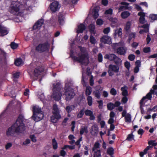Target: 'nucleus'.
<instances>
[{"mask_svg": "<svg viewBox=\"0 0 157 157\" xmlns=\"http://www.w3.org/2000/svg\"><path fill=\"white\" fill-rule=\"evenodd\" d=\"M24 117L22 114H19L15 123L6 131V135L9 136L14 135L15 133H21L25 130V127L23 121Z\"/></svg>", "mask_w": 157, "mask_h": 157, "instance_id": "f257e3e1", "label": "nucleus"}, {"mask_svg": "<svg viewBox=\"0 0 157 157\" xmlns=\"http://www.w3.org/2000/svg\"><path fill=\"white\" fill-rule=\"evenodd\" d=\"M53 98L56 101H59L62 95L60 91L62 87L61 83L60 82H57L56 84H53Z\"/></svg>", "mask_w": 157, "mask_h": 157, "instance_id": "f03ea898", "label": "nucleus"}, {"mask_svg": "<svg viewBox=\"0 0 157 157\" xmlns=\"http://www.w3.org/2000/svg\"><path fill=\"white\" fill-rule=\"evenodd\" d=\"M33 115L32 117L33 120L38 121L42 120L44 117V114L42 113L41 108L38 106H34L33 108Z\"/></svg>", "mask_w": 157, "mask_h": 157, "instance_id": "7ed1b4c3", "label": "nucleus"}, {"mask_svg": "<svg viewBox=\"0 0 157 157\" xmlns=\"http://www.w3.org/2000/svg\"><path fill=\"white\" fill-rule=\"evenodd\" d=\"M64 94L65 95V99L67 101L71 100L75 95L73 89L68 85H66L64 87Z\"/></svg>", "mask_w": 157, "mask_h": 157, "instance_id": "20e7f679", "label": "nucleus"}, {"mask_svg": "<svg viewBox=\"0 0 157 157\" xmlns=\"http://www.w3.org/2000/svg\"><path fill=\"white\" fill-rule=\"evenodd\" d=\"M122 61H120L119 63L114 64H110L109 66L108 72L110 76H112L114 75L113 72L118 73L119 72V67L122 65Z\"/></svg>", "mask_w": 157, "mask_h": 157, "instance_id": "39448f33", "label": "nucleus"}, {"mask_svg": "<svg viewBox=\"0 0 157 157\" xmlns=\"http://www.w3.org/2000/svg\"><path fill=\"white\" fill-rule=\"evenodd\" d=\"M50 44L48 41L40 43L35 48L36 51L39 53H42L48 52L49 49Z\"/></svg>", "mask_w": 157, "mask_h": 157, "instance_id": "423d86ee", "label": "nucleus"}, {"mask_svg": "<svg viewBox=\"0 0 157 157\" xmlns=\"http://www.w3.org/2000/svg\"><path fill=\"white\" fill-rule=\"evenodd\" d=\"M117 44L115 43L113 44L112 45L113 49L118 54L124 56L126 53L127 48L124 47H119L117 48Z\"/></svg>", "mask_w": 157, "mask_h": 157, "instance_id": "0eeeda50", "label": "nucleus"}, {"mask_svg": "<svg viewBox=\"0 0 157 157\" xmlns=\"http://www.w3.org/2000/svg\"><path fill=\"white\" fill-rule=\"evenodd\" d=\"M70 57L74 60L82 64H84V61L86 59L88 58V54L87 53L81 54L79 57H78L73 55V54H71L70 55Z\"/></svg>", "mask_w": 157, "mask_h": 157, "instance_id": "6e6552de", "label": "nucleus"}, {"mask_svg": "<svg viewBox=\"0 0 157 157\" xmlns=\"http://www.w3.org/2000/svg\"><path fill=\"white\" fill-rule=\"evenodd\" d=\"M104 58L110 61H113L115 64L118 63L119 62L122 61L120 58L113 53L106 54Z\"/></svg>", "mask_w": 157, "mask_h": 157, "instance_id": "1a4fd4ad", "label": "nucleus"}, {"mask_svg": "<svg viewBox=\"0 0 157 157\" xmlns=\"http://www.w3.org/2000/svg\"><path fill=\"white\" fill-rule=\"evenodd\" d=\"M19 5L11 4L9 8V11L13 15H18L20 13V7Z\"/></svg>", "mask_w": 157, "mask_h": 157, "instance_id": "9d476101", "label": "nucleus"}, {"mask_svg": "<svg viewBox=\"0 0 157 157\" xmlns=\"http://www.w3.org/2000/svg\"><path fill=\"white\" fill-rule=\"evenodd\" d=\"M49 7L51 11L54 13L59 10L60 6L58 2L54 1L50 4Z\"/></svg>", "mask_w": 157, "mask_h": 157, "instance_id": "9b49d317", "label": "nucleus"}, {"mask_svg": "<svg viewBox=\"0 0 157 157\" xmlns=\"http://www.w3.org/2000/svg\"><path fill=\"white\" fill-rule=\"evenodd\" d=\"M154 90L151 89L150 91L147 93L145 96L144 97L140 100V106L141 107L144 104V101L146 99L151 100L152 98V94H153Z\"/></svg>", "mask_w": 157, "mask_h": 157, "instance_id": "f8f14e48", "label": "nucleus"}, {"mask_svg": "<svg viewBox=\"0 0 157 157\" xmlns=\"http://www.w3.org/2000/svg\"><path fill=\"white\" fill-rule=\"evenodd\" d=\"M44 71V67L43 66H39L36 68L34 70V75L36 77L38 76L41 75V74Z\"/></svg>", "mask_w": 157, "mask_h": 157, "instance_id": "ddd939ff", "label": "nucleus"}, {"mask_svg": "<svg viewBox=\"0 0 157 157\" xmlns=\"http://www.w3.org/2000/svg\"><path fill=\"white\" fill-rule=\"evenodd\" d=\"M101 43L104 44H111V39L110 37L106 35L103 36L100 40Z\"/></svg>", "mask_w": 157, "mask_h": 157, "instance_id": "4468645a", "label": "nucleus"}, {"mask_svg": "<svg viewBox=\"0 0 157 157\" xmlns=\"http://www.w3.org/2000/svg\"><path fill=\"white\" fill-rule=\"evenodd\" d=\"M44 23V20L43 19H40L38 20L35 23L33 26V30H36L41 27Z\"/></svg>", "mask_w": 157, "mask_h": 157, "instance_id": "2eb2a0df", "label": "nucleus"}, {"mask_svg": "<svg viewBox=\"0 0 157 157\" xmlns=\"http://www.w3.org/2000/svg\"><path fill=\"white\" fill-rule=\"evenodd\" d=\"M84 113L86 116H90L89 119L90 120H94L95 119V116L93 114V112L91 110L86 109Z\"/></svg>", "mask_w": 157, "mask_h": 157, "instance_id": "dca6fc26", "label": "nucleus"}, {"mask_svg": "<svg viewBox=\"0 0 157 157\" xmlns=\"http://www.w3.org/2000/svg\"><path fill=\"white\" fill-rule=\"evenodd\" d=\"M6 59V53L3 50L0 49V63L3 61H5Z\"/></svg>", "mask_w": 157, "mask_h": 157, "instance_id": "f3484780", "label": "nucleus"}, {"mask_svg": "<svg viewBox=\"0 0 157 157\" xmlns=\"http://www.w3.org/2000/svg\"><path fill=\"white\" fill-rule=\"evenodd\" d=\"M65 17L63 14L61 13H59L58 17V21L60 25H63L64 23Z\"/></svg>", "mask_w": 157, "mask_h": 157, "instance_id": "a211bd4d", "label": "nucleus"}, {"mask_svg": "<svg viewBox=\"0 0 157 157\" xmlns=\"http://www.w3.org/2000/svg\"><path fill=\"white\" fill-rule=\"evenodd\" d=\"M85 25L83 24H80L78 26V29L77 30L76 32L78 34L82 33L86 29Z\"/></svg>", "mask_w": 157, "mask_h": 157, "instance_id": "6ab92c4d", "label": "nucleus"}, {"mask_svg": "<svg viewBox=\"0 0 157 157\" xmlns=\"http://www.w3.org/2000/svg\"><path fill=\"white\" fill-rule=\"evenodd\" d=\"M53 110L52 113L53 115H56L57 117H60L61 116L59 111V109L57 105L56 104H55L53 106Z\"/></svg>", "mask_w": 157, "mask_h": 157, "instance_id": "aec40b11", "label": "nucleus"}, {"mask_svg": "<svg viewBox=\"0 0 157 157\" xmlns=\"http://www.w3.org/2000/svg\"><path fill=\"white\" fill-rule=\"evenodd\" d=\"M8 33V31L7 30V28L2 26L0 29V36H4L7 34Z\"/></svg>", "mask_w": 157, "mask_h": 157, "instance_id": "412c9836", "label": "nucleus"}, {"mask_svg": "<svg viewBox=\"0 0 157 157\" xmlns=\"http://www.w3.org/2000/svg\"><path fill=\"white\" fill-rule=\"evenodd\" d=\"M57 115H53L51 117V121L53 123H56L58 121V120L61 118V116L60 117H57Z\"/></svg>", "mask_w": 157, "mask_h": 157, "instance_id": "4be33fe9", "label": "nucleus"}, {"mask_svg": "<svg viewBox=\"0 0 157 157\" xmlns=\"http://www.w3.org/2000/svg\"><path fill=\"white\" fill-rule=\"evenodd\" d=\"M152 149L151 146H147L144 150L143 151H141L140 152V157H143L144 155L146 154L147 153L148 151Z\"/></svg>", "mask_w": 157, "mask_h": 157, "instance_id": "5701e85b", "label": "nucleus"}, {"mask_svg": "<svg viewBox=\"0 0 157 157\" xmlns=\"http://www.w3.org/2000/svg\"><path fill=\"white\" fill-rule=\"evenodd\" d=\"M122 30L121 28L116 29L114 31V35L117 36V35L119 37H121L122 35Z\"/></svg>", "mask_w": 157, "mask_h": 157, "instance_id": "b1692460", "label": "nucleus"}, {"mask_svg": "<svg viewBox=\"0 0 157 157\" xmlns=\"http://www.w3.org/2000/svg\"><path fill=\"white\" fill-rule=\"evenodd\" d=\"M98 11L99 10L98 9H97L96 7H95L93 9L92 14L94 19H96L99 16L98 13Z\"/></svg>", "mask_w": 157, "mask_h": 157, "instance_id": "393cba45", "label": "nucleus"}, {"mask_svg": "<svg viewBox=\"0 0 157 157\" xmlns=\"http://www.w3.org/2000/svg\"><path fill=\"white\" fill-rule=\"evenodd\" d=\"M75 106L74 105H71L66 107L65 109L68 113H70L72 110H74Z\"/></svg>", "mask_w": 157, "mask_h": 157, "instance_id": "a878e982", "label": "nucleus"}, {"mask_svg": "<svg viewBox=\"0 0 157 157\" xmlns=\"http://www.w3.org/2000/svg\"><path fill=\"white\" fill-rule=\"evenodd\" d=\"M87 133L88 132V128L87 126H82L80 129V134L81 135H82L84 133Z\"/></svg>", "mask_w": 157, "mask_h": 157, "instance_id": "bb28decb", "label": "nucleus"}, {"mask_svg": "<svg viewBox=\"0 0 157 157\" xmlns=\"http://www.w3.org/2000/svg\"><path fill=\"white\" fill-rule=\"evenodd\" d=\"M130 15L129 12L127 11H124L122 12L121 16L122 18L125 19L129 17Z\"/></svg>", "mask_w": 157, "mask_h": 157, "instance_id": "cd10ccee", "label": "nucleus"}, {"mask_svg": "<svg viewBox=\"0 0 157 157\" xmlns=\"http://www.w3.org/2000/svg\"><path fill=\"white\" fill-rule=\"evenodd\" d=\"M88 27L89 31L91 33H95V27L94 24H91L89 25Z\"/></svg>", "mask_w": 157, "mask_h": 157, "instance_id": "c85d7f7f", "label": "nucleus"}, {"mask_svg": "<svg viewBox=\"0 0 157 157\" xmlns=\"http://www.w3.org/2000/svg\"><path fill=\"white\" fill-rule=\"evenodd\" d=\"M131 26V24L130 22L129 21L127 22L125 26L124 29L127 33H128L130 32Z\"/></svg>", "mask_w": 157, "mask_h": 157, "instance_id": "c756f323", "label": "nucleus"}, {"mask_svg": "<svg viewBox=\"0 0 157 157\" xmlns=\"http://www.w3.org/2000/svg\"><path fill=\"white\" fill-rule=\"evenodd\" d=\"M93 94L97 99H100V98L101 90H96L94 91Z\"/></svg>", "mask_w": 157, "mask_h": 157, "instance_id": "7c9ffc66", "label": "nucleus"}, {"mask_svg": "<svg viewBox=\"0 0 157 157\" xmlns=\"http://www.w3.org/2000/svg\"><path fill=\"white\" fill-rule=\"evenodd\" d=\"M125 86L122 87L121 88V90L122 91V94L124 96H127L128 95V92L127 89H125Z\"/></svg>", "mask_w": 157, "mask_h": 157, "instance_id": "2f4dec72", "label": "nucleus"}, {"mask_svg": "<svg viewBox=\"0 0 157 157\" xmlns=\"http://www.w3.org/2000/svg\"><path fill=\"white\" fill-rule=\"evenodd\" d=\"M114 149L113 147H110L108 148L107 153L108 155L112 156L114 154Z\"/></svg>", "mask_w": 157, "mask_h": 157, "instance_id": "473e14b6", "label": "nucleus"}, {"mask_svg": "<svg viewBox=\"0 0 157 157\" xmlns=\"http://www.w3.org/2000/svg\"><path fill=\"white\" fill-rule=\"evenodd\" d=\"M92 92V88L89 86H88L86 87V90L85 94L86 96L90 95Z\"/></svg>", "mask_w": 157, "mask_h": 157, "instance_id": "72a5a7b5", "label": "nucleus"}, {"mask_svg": "<svg viewBox=\"0 0 157 157\" xmlns=\"http://www.w3.org/2000/svg\"><path fill=\"white\" fill-rule=\"evenodd\" d=\"M52 147L54 149L56 150L58 148V143L55 138L52 140Z\"/></svg>", "mask_w": 157, "mask_h": 157, "instance_id": "f704fd0d", "label": "nucleus"}, {"mask_svg": "<svg viewBox=\"0 0 157 157\" xmlns=\"http://www.w3.org/2000/svg\"><path fill=\"white\" fill-rule=\"evenodd\" d=\"M107 106L108 110L110 111L112 110L115 108L114 104L112 102L108 103L107 105Z\"/></svg>", "mask_w": 157, "mask_h": 157, "instance_id": "c9c22d12", "label": "nucleus"}, {"mask_svg": "<svg viewBox=\"0 0 157 157\" xmlns=\"http://www.w3.org/2000/svg\"><path fill=\"white\" fill-rule=\"evenodd\" d=\"M133 132H132L130 134L128 135L126 140L128 141H131L132 140H134V135L133 134Z\"/></svg>", "mask_w": 157, "mask_h": 157, "instance_id": "e433bc0d", "label": "nucleus"}, {"mask_svg": "<svg viewBox=\"0 0 157 157\" xmlns=\"http://www.w3.org/2000/svg\"><path fill=\"white\" fill-rule=\"evenodd\" d=\"M22 62V59L21 58H19L15 60L14 64L16 66H18L21 64Z\"/></svg>", "mask_w": 157, "mask_h": 157, "instance_id": "4c0bfd02", "label": "nucleus"}, {"mask_svg": "<svg viewBox=\"0 0 157 157\" xmlns=\"http://www.w3.org/2000/svg\"><path fill=\"white\" fill-rule=\"evenodd\" d=\"M75 145H65L62 149L63 150H66L67 148H68L70 150H73L75 149Z\"/></svg>", "mask_w": 157, "mask_h": 157, "instance_id": "58836bf2", "label": "nucleus"}, {"mask_svg": "<svg viewBox=\"0 0 157 157\" xmlns=\"http://www.w3.org/2000/svg\"><path fill=\"white\" fill-rule=\"evenodd\" d=\"M84 109H82L78 114L77 117L78 118H80L82 117L84 113Z\"/></svg>", "mask_w": 157, "mask_h": 157, "instance_id": "ea45409f", "label": "nucleus"}, {"mask_svg": "<svg viewBox=\"0 0 157 157\" xmlns=\"http://www.w3.org/2000/svg\"><path fill=\"white\" fill-rule=\"evenodd\" d=\"M125 121L126 122H130L131 121V115L129 113H127L125 117Z\"/></svg>", "mask_w": 157, "mask_h": 157, "instance_id": "a19ab883", "label": "nucleus"}, {"mask_svg": "<svg viewBox=\"0 0 157 157\" xmlns=\"http://www.w3.org/2000/svg\"><path fill=\"white\" fill-rule=\"evenodd\" d=\"M135 33H130L128 35V40L130 42L132 40L134 39L136 36Z\"/></svg>", "mask_w": 157, "mask_h": 157, "instance_id": "79ce46f5", "label": "nucleus"}, {"mask_svg": "<svg viewBox=\"0 0 157 157\" xmlns=\"http://www.w3.org/2000/svg\"><path fill=\"white\" fill-rule=\"evenodd\" d=\"M87 103L88 105L90 106L92 104L93 100L91 96H89L87 98Z\"/></svg>", "mask_w": 157, "mask_h": 157, "instance_id": "37998d69", "label": "nucleus"}, {"mask_svg": "<svg viewBox=\"0 0 157 157\" xmlns=\"http://www.w3.org/2000/svg\"><path fill=\"white\" fill-rule=\"evenodd\" d=\"M101 156V153L100 150L94 151V157H100Z\"/></svg>", "mask_w": 157, "mask_h": 157, "instance_id": "c03bdc74", "label": "nucleus"}, {"mask_svg": "<svg viewBox=\"0 0 157 157\" xmlns=\"http://www.w3.org/2000/svg\"><path fill=\"white\" fill-rule=\"evenodd\" d=\"M90 43L92 44H95L96 42V39L92 35L90 36Z\"/></svg>", "mask_w": 157, "mask_h": 157, "instance_id": "a18cd8bd", "label": "nucleus"}, {"mask_svg": "<svg viewBox=\"0 0 157 157\" xmlns=\"http://www.w3.org/2000/svg\"><path fill=\"white\" fill-rule=\"evenodd\" d=\"M18 46V44L14 42H12L10 44L11 48L13 49H16Z\"/></svg>", "mask_w": 157, "mask_h": 157, "instance_id": "49530a36", "label": "nucleus"}, {"mask_svg": "<svg viewBox=\"0 0 157 157\" xmlns=\"http://www.w3.org/2000/svg\"><path fill=\"white\" fill-rule=\"evenodd\" d=\"M82 140V137H80L75 142V144L78 146V148L79 149L81 147V145L80 142Z\"/></svg>", "mask_w": 157, "mask_h": 157, "instance_id": "de8ad7c7", "label": "nucleus"}, {"mask_svg": "<svg viewBox=\"0 0 157 157\" xmlns=\"http://www.w3.org/2000/svg\"><path fill=\"white\" fill-rule=\"evenodd\" d=\"M100 144L98 142H96L94 145V147L92 148V151H94L96 149L99 148Z\"/></svg>", "mask_w": 157, "mask_h": 157, "instance_id": "09e8293b", "label": "nucleus"}, {"mask_svg": "<svg viewBox=\"0 0 157 157\" xmlns=\"http://www.w3.org/2000/svg\"><path fill=\"white\" fill-rule=\"evenodd\" d=\"M110 93L112 95L115 96L117 94V92L115 89L114 88H112L110 90Z\"/></svg>", "mask_w": 157, "mask_h": 157, "instance_id": "8fccbe9b", "label": "nucleus"}, {"mask_svg": "<svg viewBox=\"0 0 157 157\" xmlns=\"http://www.w3.org/2000/svg\"><path fill=\"white\" fill-rule=\"evenodd\" d=\"M149 17L152 20H157V15L155 14H151L149 15Z\"/></svg>", "mask_w": 157, "mask_h": 157, "instance_id": "3c124183", "label": "nucleus"}, {"mask_svg": "<svg viewBox=\"0 0 157 157\" xmlns=\"http://www.w3.org/2000/svg\"><path fill=\"white\" fill-rule=\"evenodd\" d=\"M110 27H107L103 29V32L105 34H107L110 32Z\"/></svg>", "mask_w": 157, "mask_h": 157, "instance_id": "603ef678", "label": "nucleus"}, {"mask_svg": "<svg viewBox=\"0 0 157 157\" xmlns=\"http://www.w3.org/2000/svg\"><path fill=\"white\" fill-rule=\"evenodd\" d=\"M79 48L82 54L87 53L86 52V50L85 48L81 46H79Z\"/></svg>", "mask_w": 157, "mask_h": 157, "instance_id": "864d4df0", "label": "nucleus"}, {"mask_svg": "<svg viewBox=\"0 0 157 157\" xmlns=\"http://www.w3.org/2000/svg\"><path fill=\"white\" fill-rule=\"evenodd\" d=\"M103 23V20L100 19H98L97 20L96 24L97 25H101Z\"/></svg>", "mask_w": 157, "mask_h": 157, "instance_id": "5fc2aeb1", "label": "nucleus"}, {"mask_svg": "<svg viewBox=\"0 0 157 157\" xmlns=\"http://www.w3.org/2000/svg\"><path fill=\"white\" fill-rule=\"evenodd\" d=\"M98 103L99 104L98 108L99 109H101L103 107V101L102 100L97 101Z\"/></svg>", "mask_w": 157, "mask_h": 157, "instance_id": "6e6d98bb", "label": "nucleus"}, {"mask_svg": "<svg viewBox=\"0 0 157 157\" xmlns=\"http://www.w3.org/2000/svg\"><path fill=\"white\" fill-rule=\"evenodd\" d=\"M124 64L125 67L129 70L130 67V63L128 61H126L124 63Z\"/></svg>", "mask_w": 157, "mask_h": 157, "instance_id": "4d7b16f0", "label": "nucleus"}, {"mask_svg": "<svg viewBox=\"0 0 157 157\" xmlns=\"http://www.w3.org/2000/svg\"><path fill=\"white\" fill-rule=\"evenodd\" d=\"M113 13V10L112 9L110 8L107 10H106L105 13V14H112Z\"/></svg>", "mask_w": 157, "mask_h": 157, "instance_id": "13d9d810", "label": "nucleus"}, {"mask_svg": "<svg viewBox=\"0 0 157 157\" xmlns=\"http://www.w3.org/2000/svg\"><path fill=\"white\" fill-rule=\"evenodd\" d=\"M128 101V99L127 96H124L121 99V102L124 104H125Z\"/></svg>", "mask_w": 157, "mask_h": 157, "instance_id": "bf43d9fd", "label": "nucleus"}, {"mask_svg": "<svg viewBox=\"0 0 157 157\" xmlns=\"http://www.w3.org/2000/svg\"><path fill=\"white\" fill-rule=\"evenodd\" d=\"M149 25L148 24H145L142 26V28H144L146 30L145 32H148L149 31Z\"/></svg>", "mask_w": 157, "mask_h": 157, "instance_id": "052dcab7", "label": "nucleus"}, {"mask_svg": "<svg viewBox=\"0 0 157 157\" xmlns=\"http://www.w3.org/2000/svg\"><path fill=\"white\" fill-rule=\"evenodd\" d=\"M128 9V7L127 6H120L119 8V10L120 11H123L124 10H127Z\"/></svg>", "mask_w": 157, "mask_h": 157, "instance_id": "680f3d73", "label": "nucleus"}, {"mask_svg": "<svg viewBox=\"0 0 157 157\" xmlns=\"http://www.w3.org/2000/svg\"><path fill=\"white\" fill-rule=\"evenodd\" d=\"M128 58L130 61H132L135 59V56L133 54H130L128 56Z\"/></svg>", "mask_w": 157, "mask_h": 157, "instance_id": "e2e57ef3", "label": "nucleus"}, {"mask_svg": "<svg viewBox=\"0 0 157 157\" xmlns=\"http://www.w3.org/2000/svg\"><path fill=\"white\" fill-rule=\"evenodd\" d=\"M155 142V140H150L148 142V144L149 145L148 146H151L152 148L154 146Z\"/></svg>", "mask_w": 157, "mask_h": 157, "instance_id": "0e129e2a", "label": "nucleus"}, {"mask_svg": "<svg viewBox=\"0 0 157 157\" xmlns=\"http://www.w3.org/2000/svg\"><path fill=\"white\" fill-rule=\"evenodd\" d=\"M102 55L101 53H99L98 55V61L99 62H101L102 61Z\"/></svg>", "mask_w": 157, "mask_h": 157, "instance_id": "69168bd1", "label": "nucleus"}, {"mask_svg": "<svg viewBox=\"0 0 157 157\" xmlns=\"http://www.w3.org/2000/svg\"><path fill=\"white\" fill-rule=\"evenodd\" d=\"M30 138L31 139L32 141L33 142H36V137L34 135H32L30 136Z\"/></svg>", "mask_w": 157, "mask_h": 157, "instance_id": "338daca9", "label": "nucleus"}, {"mask_svg": "<svg viewBox=\"0 0 157 157\" xmlns=\"http://www.w3.org/2000/svg\"><path fill=\"white\" fill-rule=\"evenodd\" d=\"M66 154V152L64 150L62 149V150L60 151V156L62 157H64L65 156Z\"/></svg>", "mask_w": 157, "mask_h": 157, "instance_id": "774afa93", "label": "nucleus"}]
</instances>
